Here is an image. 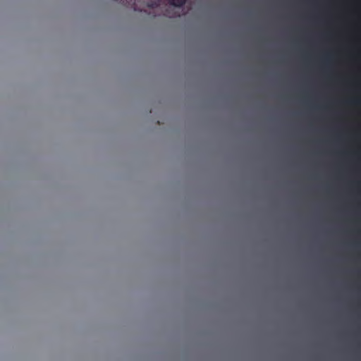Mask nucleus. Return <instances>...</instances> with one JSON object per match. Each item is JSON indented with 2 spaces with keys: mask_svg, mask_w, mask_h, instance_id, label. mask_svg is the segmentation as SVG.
Segmentation results:
<instances>
[{
  "mask_svg": "<svg viewBox=\"0 0 361 361\" xmlns=\"http://www.w3.org/2000/svg\"><path fill=\"white\" fill-rule=\"evenodd\" d=\"M186 0H169L171 5L176 7H181L185 4Z\"/></svg>",
  "mask_w": 361,
  "mask_h": 361,
  "instance_id": "f257e3e1",
  "label": "nucleus"
},
{
  "mask_svg": "<svg viewBox=\"0 0 361 361\" xmlns=\"http://www.w3.org/2000/svg\"><path fill=\"white\" fill-rule=\"evenodd\" d=\"M159 5V1L155 0L154 1L152 2L151 4L149 5V7L154 8L157 7Z\"/></svg>",
  "mask_w": 361,
  "mask_h": 361,
  "instance_id": "f03ea898",
  "label": "nucleus"
}]
</instances>
